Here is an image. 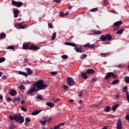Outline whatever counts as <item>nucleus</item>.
Masks as SVG:
<instances>
[{"instance_id":"nucleus-1","label":"nucleus","mask_w":129,"mask_h":129,"mask_svg":"<svg viewBox=\"0 0 129 129\" xmlns=\"http://www.w3.org/2000/svg\"><path fill=\"white\" fill-rule=\"evenodd\" d=\"M33 86L37 87V89H35V91H39V90H44L48 87V85L44 84V81L40 80L38 81L36 83H35L33 84Z\"/></svg>"},{"instance_id":"nucleus-2","label":"nucleus","mask_w":129,"mask_h":129,"mask_svg":"<svg viewBox=\"0 0 129 129\" xmlns=\"http://www.w3.org/2000/svg\"><path fill=\"white\" fill-rule=\"evenodd\" d=\"M64 44L67 45V46H71L72 47H74V50H75L77 53H83L82 51V47H77V45L74 43L67 42L64 43Z\"/></svg>"},{"instance_id":"nucleus-3","label":"nucleus","mask_w":129,"mask_h":129,"mask_svg":"<svg viewBox=\"0 0 129 129\" xmlns=\"http://www.w3.org/2000/svg\"><path fill=\"white\" fill-rule=\"evenodd\" d=\"M14 118L16 121H17V122H20V123H23V122H24V120H25L24 117L21 116L19 114L15 115Z\"/></svg>"},{"instance_id":"nucleus-4","label":"nucleus","mask_w":129,"mask_h":129,"mask_svg":"<svg viewBox=\"0 0 129 129\" xmlns=\"http://www.w3.org/2000/svg\"><path fill=\"white\" fill-rule=\"evenodd\" d=\"M111 76L114 79H116V78H117V75L114 74L112 72H109V73H107L106 75L105 76V79L106 80H108V79H110Z\"/></svg>"},{"instance_id":"nucleus-5","label":"nucleus","mask_w":129,"mask_h":129,"mask_svg":"<svg viewBox=\"0 0 129 129\" xmlns=\"http://www.w3.org/2000/svg\"><path fill=\"white\" fill-rule=\"evenodd\" d=\"M122 25V21H117L116 22H114L113 23V26L112 27V28H114L113 30L114 31H116L117 30H118V29H119V26Z\"/></svg>"},{"instance_id":"nucleus-6","label":"nucleus","mask_w":129,"mask_h":129,"mask_svg":"<svg viewBox=\"0 0 129 129\" xmlns=\"http://www.w3.org/2000/svg\"><path fill=\"white\" fill-rule=\"evenodd\" d=\"M67 81V84L69 85V86H73L75 84V81H74V80L71 77L68 78Z\"/></svg>"},{"instance_id":"nucleus-7","label":"nucleus","mask_w":129,"mask_h":129,"mask_svg":"<svg viewBox=\"0 0 129 129\" xmlns=\"http://www.w3.org/2000/svg\"><path fill=\"white\" fill-rule=\"evenodd\" d=\"M23 24H24V22H21V23H16L15 24V26L17 29H25L27 25H23Z\"/></svg>"},{"instance_id":"nucleus-8","label":"nucleus","mask_w":129,"mask_h":129,"mask_svg":"<svg viewBox=\"0 0 129 129\" xmlns=\"http://www.w3.org/2000/svg\"><path fill=\"white\" fill-rule=\"evenodd\" d=\"M12 4L13 6H16L18 8H20V7L23 6V2H16L14 0L12 1Z\"/></svg>"},{"instance_id":"nucleus-9","label":"nucleus","mask_w":129,"mask_h":129,"mask_svg":"<svg viewBox=\"0 0 129 129\" xmlns=\"http://www.w3.org/2000/svg\"><path fill=\"white\" fill-rule=\"evenodd\" d=\"M84 48H89V49H95V45L94 44H90L89 43H87L86 44L83 45Z\"/></svg>"},{"instance_id":"nucleus-10","label":"nucleus","mask_w":129,"mask_h":129,"mask_svg":"<svg viewBox=\"0 0 129 129\" xmlns=\"http://www.w3.org/2000/svg\"><path fill=\"white\" fill-rule=\"evenodd\" d=\"M30 45H31V43L30 42H25L23 44V48L24 50H29L30 49Z\"/></svg>"},{"instance_id":"nucleus-11","label":"nucleus","mask_w":129,"mask_h":129,"mask_svg":"<svg viewBox=\"0 0 129 129\" xmlns=\"http://www.w3.org/2000/svg\"><path fill=\"white\" fill-rule=\"evenodd\" d=\"M121 120L120 119H118L116 123V129H121L122 128Z\"/></svg>"},{"instance_id":"nucleus-12","label":"nucleus","mask_w":129,"mask_h":129,"mask_svg":"<svg viewBox=\"0 0 129 129\" xmlns=\"http://www.w3.org/2000/svg\"><path fill=\"white\" fill-rule=\"evenodd\" d=\"M36 92V88L35 86L32 87L30 90L26 92V94H31V93H34Z\"/></svg>"},{"instance_id":"nucleus-13","label":"nucleus","mask_w":129,"mask_h":129,"mask_svg":"<svg viewBox=\"0 0 129 129\" xmlns=\"http://www.w3.org/2000/svg\"><path fill=\"white\" fill-rule=\"evenodd\" d=\"M29 50H32V51H37V50H39V46L31 44L30 48H29Z\"/></svg>"},{"instance_id":"nucleus-14","label":"nucleus","mask_w":129,"mask_h":129,"mask_svg":"<svg viewBox=\"0 0 129 129\" xmlns=\"http://www.w3.org/2000/svg\"><path fill=\"white\" fill-rule=\"evenodd\" d=\"M13 13L14 14V18H18L19 17V14H20V11L19 10L16 9L14 10Z\"/></svg>"},{"instance_id":"nucleus-15","label":"nucleus","mask_w":129,"mask_h":129,"mask_svg":"<svg viewBox=\"0 0 129 129\" xmlns=\"http://www.w3.org/2000/svg\"><path fill=\"white\" fill-rule=\"evenodd\" d=\"M17 91L12 89L10 92V94L11 95V96H15V95H17Z\"/></svg>"},{"instance_id":"nucleus-16","label":"nucleus","mask_w":129,"mask_h":129,"mask_svg":"<svg viewBox=\"0 0 129 129\" xmlns=\"http://www.w3.org/2000/svg\"><path fill=\"white\" fill-rule=\"evenodd\" d=\"M26 71L27 72V75H32V74H33V73H34V72L33 71V70H31V69L30 68H26Z\"/></svg>"},{"instance_id":"nucleus-17","label":"nucleus","mask_w":129,"mask_h":129,"mask_svg":"<svg viewBox=\"0 0 129 129\" xmlns=\"http://www.w3.org/2000/svg\"><path fill=\"white\" fill-rule=\"evenodd\" d=\"M106 40H107V41H111V39H112V36L110 35L109 34H107L106 35Z\"/></svg>"},{"instance_id":"nucleus-18","label":"nucleus","mask_w":129,"mask_h":129,"mask_svg":"<svg viewBox=\"0 0 129 129\" xmlns=\"http://www.w3.org/2000/svg\"><path fill=\"white\" fill-rule=\"evenodd\" d=\"M81 77H82V78H83L85 80H86V79L88 78V77L86 75V73H82L81 74Z\"/></svg>"},{"instance_id":"nucleus-19","label":"nucleus","mask_w":129,"mask_h":129,"mask_svg":"<svg viewBox=\"0 0 129 129\" xmlns=\"http://www.w3.org/2000/svg\"><path fill=\"white\" fill-rule=\"evenodd\" d=\"M19 74H20V75L25 76V77H28V74L25 72L19 71Z\"/></svg>"},{"instance_id":"nucleus-20","label":"nucleus","mask_w":129,"mask_h":129,"mask_svg":"<svg viewBox=\"0 0 129 129\" xmlns=\"http://www.w3.org/2000/svg\"><path fill=\"white\" fill-rule=\"evenodd\" d=\"M87 74H93L94 73V70L93 69H89L86 71Z\"/></svg>"},{"instance_id":"nucleus-21","label":"nucleus","mask_w":129,"mask_h":129,"mask_svg":"<svg viewBox=\"0 0 129 129\" xmlns=\"http://www.w3.org/2000/svg\"><path fill=\"white\" fill-rule=\"evenodd\" d=\"M41 111H42V110H35L34 111L32 112V115H37V114H39Z\"/></svg>"},{"instance_id":"nucleus-22","label":"nucleus","mask_w":129,"mask_h":129,"mask_svg":"<svg viewBox=\"0 0 129 129\" xmlns=\"http://www.w3.org/2000/svg\"><path fill=\"white\" fill-rule=\"evenodd\" d=\"M46 105H47V106H49V107H54L55 104L51 102H46Z\"/></svg>"},{"instance_id":"nucleus-23","label":"nucleus","mask_w":129,"mask_h":129,"mask_svg":"<svg viewBox=\"0 0 129 129\" xmlns=\"http://www.w3.org/2000/svg\"><path fill=\"white\" fill-rule=\"evenodd\" d=\"M92 32L94 35H100L101 34V31L99 30H93Z\"/></svg>"},{"instance_id":"nucleus-24","label":"nucleus","mask_w":129,"mask_h":129,"mask_svg":"<svg viewBox=\"0 0 129 129\" xmlns=\"http://www.w3.org/2000/svg\"><path fill=\"white\" fill-rule=\"evenodd\" d=\"M123 31H124V30L122 28L119 29L117 31L116 34L118 35H121V34L123 33Z\"/></svg>"},{"instance_id":"nucleus-25","label":"nucleus","mask_w":129,"mask_h":129,"mask_svg":"<svg viewBox=\"0 0 129 129\" xmlns=\"http://www.w3.org/2000/svg\"><path fill=\"white\" fill-rule=\"evenodd\" d=\"M100 40L102 41H106V37L104 35H101L99 38Z\"/></svg>"},{"instance_id":"nucleus-26","label":"nucleus","mask_w":129,"mask_h":129,"mask_svg":"<svg viewBox=\"0 0 129 129\" xmlns=\"http://www.w3.org/2000/svg\"><path fill=\"white\" fill-rule=\"evenodd\" d=\"M119 105H118V104H116V105L113 106L112 107V110H113V111H115V110H116V109L117 108V107H118Z\"/></svg>"},{"instance_id":"nucleus-27","label":"nucleus","mask_w":129,"mask_h":129,"mask_svg":"<svg viewBox=\"0 0 129 129\" xmlns=\"http://www.w3.org/2000/svg\"><path fill=\"white\" fill-rule=\"evenodd\" d=\"M117 83H119V80H115L112 82V84L113 85H115V84H117Z\"/></svg>"},{"instance_id":"nucleus-28","label":"nucleus","mask_w":129,"mask_h":129,"mask_svg":"<svg viewBox=\"0 0 129 129\" xmlns=\"http://www.w3.org/2000/svg\"><path fill=\"white\" fill-rule=\"evenodd\" d=\"M6 34H5L4 33H2L0 34V39L1 40H3V39H4V38H6Z\"/></svg>"},{"instance_id":"nucleus-29","label":"nucleus","mask_w":129,"mask_h":129,"mask_svg":"<svg viewBox=\"0 0 129 129\" xmlns=\"http://www.w3.org/2000/svg\"><path fill=\"white\" fill-rule=\"evenodd\" d=\"M122 91L123 92H124L125 93H126V94H127V93H128V92L127 91V86H125L123 89H122Z\"/></svg>"},{"instance_id":"nucleus-30","label":"nucleus","mask_w":129,"mask_h":129,"mask_svg":"<svg viewBox=\"0 0 129 129\" xmlns=\"http://www.w3.org/2000/svg\"><path fill=\"white\" fill-rule=\"evenodd\" d=\"M19 100H21V98L20 97H15L14 99L13 100L12 102H16V101H19Z\"/></svg>"},{"instance_id":"nucleus-31","label":"nucleus","mask_w":129,"mask_h":129,"mask_svg":"<svg viewBox=\"0 0 129 129\" xmlns=\"http://www.w3.org/2000/svg\"><path fill=\"white\" fill-rule=\"evenodd\" d=\"M97 11H98V8H93L90 10V12L92 13Z\"/></svg>"},{"instance_id":"nucleus-32","label":"nucleus","mask_w":129,"mask_h":129,"mask_svg":"<svg viewBox=\"0 0 129 129\" xmlns=\"http://www.w3.org/2000/svg\"><path fill=\"white\" fill-rule=\"evenodd\" d=\"M56 32H54L52 34V35L51 36V40H52L53 41V40H55V39L56 38Z\"/></svg>"},{"instance_id":"nucleus-33","label":"nucleus","mask_w":129,"mask_h":129,"mask_svg":"<svg viewBox=\"0 0 129 129\" xmlns=\"http://www.w3.org/2000/svg\"><path fill=\"white\" fill-rule=\"evenodd\" d=\"M105 111L106 112H109V111H110V107L107 106L105 108Z\"/></svg>"},{"instance_id":"nucleus-34","label":"nucleus","mask_w":129,"mask_h":129,"mask_svg":"<svg viewBox=\"0 0 129 129\" xmlns=\"http://www.w3.org/2000/svg\"><path fill=\"white\" fill-rule=\"evenodd\" d=\"M19 88L21 90H25V89H26V87H25V86L24 85H22L21 86H19Z\"/></svg>"},{"instance_id":"nucleus-35","label":"nucleus","mask_w":129,"mask_h":129,"mask_svg":"<svg viewBox=\"0 0 129 129\" xmlns=\"http://www.w3.org/2000/svg\"><path fill=\"white\" fill-rule=\"evenodd\" d=\"M124 80L126 83H129V77H125L124 78Z\"/></svg>"},{"instance_id":"nucleus-36","label":"nucleus","mask_w":129,"mask_h":129,"mask_svg":"<svg viewBox=\"0 0 129 129\" xmlns=\"http://www.w3.org/2000/svg\"><path fill=\"white\" fill-rule=\"evenodd\" d=\"M37 99H40V100H44V98H43V97L41 96V95H38L37 96Z\"/></svg>"},{"instance_id":"nucleus-37","label":"nucleus","mask_w":129,"mask_h":129,"mask_svg":"<svg viewBox=\"0 0 129 129\" xmlns=\"http://www.w3.org/2000/svg\"><path fill=\"white\" fill-rule=\"evenodd\" d=\"M108 1L107 0H103V4L105 5V6H107L108 5Z\"/></svg>"},{"instance_id":"nucleus-38","label":"nucleus","mask_w":129,"mask_h":129,"mask_svg":"<svg viewBox=\"0 0 129 129\" xmlns=\"http://www.w3.org/2000/svg\"><path fill=\"white\" fill-rule=\"evenodd\" d=\"M86 57H87V55L85 54H82V55L80 57V59H81L82 60L83 59V58H86Z\"/></svg>"},{"instance_id":"nucleus-39","label":"nucleus","mask_w":129,"mask_h":129,"mask_svg":"<svg viewBox=\"0 0 129 129\" xmlns=\"http://www.w3.org/2000/svg\"><path fill=\"white\" fill-rule=\"evenodd\" d=\"M8 49H11V50H14L15 49V47L13 45L9 46L7 47Z\"/></svg>"},{"instance_id":"nucleus-40","label":"nucleus","mask_w":129,"mask_h":129,"mask_svg":"<svg viewBox=\"0 0 129 129\" xmlns=\"http://www.w3.org/2000/svg\"><path fill=\"white\" fill-rule=\"evenodd\" d=\"M40 123H41V124H42V125H45V124H46V120L45 121H42V120H40L39 121Z\"/></svg>"},{"instance_id":"nucleus-41","label":"nucleus","mask_w":129,"mask_h":129,"mask_svg":"<svg viewBox=\"0 0 129 129\" xmlns=\"http://www.w3.org/2000/svg\"><path fill=\"white\" fill-rule=\"evenodd\" d=\"M65 124V122L60 123L59 124L57 125L56 126H58V129H60V126H63Z\"/></svg>"},{"instance_id":"nucleus-42","label":"nucleus","mask_w":129,"mask_h":129,"mask_svg":"<svg viewBox=\"0 0 129 129\" xmlns=\"http://www.w3.org/2000/svg\"><path fill=\"white\" fill-rule=\"evenodd\" d=\"M6 61V58L4 57L0 58V63H3V62H5Z\"/></svg>"},{"instance_id":"nucleus-43","label":"nucleus","mask_w":129,"mask_h":129,"mask_svg":"<svg viewBox=\"0 0 129 129\" xmlns=\"http://www.w3.org/2000/svg\"><path fill=\"white\" fill-rule=\"evenodd\" d=\"M61 58L64 60H65L67 59V58H68V56L67 55H61Z\"/></svg>"},{"instance_id":"nucleus-44","label":"nucleus","mask_w":129,"mask_h":129,"mask_svg":"<svg viewBox=\"0 0 129 129\" xmlns=\"http://www.w3.org/2000/svg\"><path fill=\"white\" fill-rule=\"evenodd\" d=\"M63 88L64 90H66V89H68V86L66 85H63Z\"/></svg>"},{"instance_id":"nucleus-45","label":"nucleus","mask_w":129,"mask_h":129,"mask_svg":"<svg viewBox=\"0 0 129 129\" xmlns=\"http://www.w3.org/2000/svg\"><path fill=\"white\" fill-rule=\"evenodd\" d=\"M9 118L11 120H15V115L14 116H9Z\"/></svg>"},{"instance_id":"nucleus-46","label":"nucleus","mask_w":129,"mask_h":129,"mask_svg":"<svg viewBox=\"0 0 129 129\" xmlns=\"http://www.w3.org/2000/svg\"><path fill=\"white\" fill-rule=\"evenodd\" d=\"M25 121H26V122H30V121H31V119H30L28 117H26L25 118Z\"/></svg>"},{"instance_id":"nucleus-47","label":"nucleus","mask_w":129,"mask_h":129,"mask_svg":"<svg viewBox=\"0 0 129 129\" xmlns=\"http://www.w3.org/2000/svg\"><path fill=\"white\" fill-rule=\"evenodd\" d=\"M57 72H51L50 73V74L52 75V76H54V75H56L57 74Z\"/></svg>"},{"instance_id":"nucleus-48","label":"nucleus","mask_w":129,"mask_h":129,"mask_svg":"<svg viewBox=\"0 0 129 129\" xmlns=\"http://www.w3.org/2000/svg\"><path fill=\"white\" fill-rule=\"evenodd\" d=\"M59 16H60V17H65V15H64V12H60V13H59Z\"/></svg>"},{"instance_id":"nucleus-49","label":"nucleus","mask_w":129,"mask_h":129,"mask_svg":"<svg viewBox=\"0 0 129 129\" xmlns=\"http://www.w3.org/2000/svg\"><path fill=\"white\" fill-rule=\"evenodd\" d=\"M21 110H22L23 111H27V108H25V107H21Z\"/></svg>"},{"instance_id":"nucleus-50","label":"nucleus","mask_w":129,"mask_h":129,"mask_svg":"<svg viewBox=\"0 0 129 129\" xmlns=\"http://www.w3.org/2000/svg\"><path fill=\"white\" fill-rule=\"evenodd\" d=\"M48 27L49 28H50V29H53V25L51 23H48Z\"/></svg>"},{"instance_id":"nucleus-51","label":"nucleus","mask_w":129,"mask_h":129,"mask_svg":"<svg viewBox=\"0 0 129 129\" xmlns=\"http://www.w3.org/2000/svg\"><path fill=\"white\" fill-rule=\"evenodd\" d=\"M101 55H102V56L103 55H104V56H106L107 55H109V52H106V53H101Z\"/></svg>"},{"instance_id":"nucleus-52","label":"nucleus","mask_w":129,"mask_h":129,"mask_svg":"<svg viewBox=\"0 0 129 129\" xmlns=\"http://www.w3.org/2000/svg\"><path fill=\"white\" fill-rule=\"evenodd\" d=\"M125 119H126V120H129V114L126 115Z\"/></svg>"},{"instance_id":"nucleus-53","label":"nucleus","mask_w":129,"mask_h":129,"mask_svg":"<svg viewBox=\"0 0 129 129\" xmlns=\"http://www.w3.org/2000/svg\"><path fill=\"white\" fill-rule=\"evenodd\" d=\"M126 96L127 100L128 101H129V95H128V93H127V94H126Z\"/></svg>"},{"instance_id":"nucleus-54","label":"nucleus","mask_w":129,"mask_h":129,"mask_svg":"<svg viewBox=\"0 0 129 129\" xmlns=\"http://www.w3.org/2000/svg\"><path fill=\"white\" fill-rule=\"evenodd\" d=\"M26 102V100L25 99H23L21 102V104H24Z\"/></svg>"},{"instance_id":"nucleus-55","label":"nucleus","mask_w":129,"mask_h":129,"mask_svg":"<svg viewBox=\"0 0 129 129\" xmlns=\"http://www.w3.org/2000/svg\"><path fill=\"white\" fill-rule=\"evenodd\" d=\"M54 2L57 3V4H60L61 3V0H54Z\"/></svg>"},{"instance_id":"nucleus-56","label":"nucleus","mask_w":129,"mask_h":129,"mask_svg":"<svg viewBox=\"0 0 129 129\" xmlns=\"http://www.w3.org/2000/svg\"><path fill=\"white\" fill-rule=\"evenodd\" d=\"M116 67H117V68H121V67H122V65H121V64H118V65H117V66H116Z\"/></svg>"},{"instance_id":"nucleus-57","label":"nucleus","mask_w":129,"mask_h":129,"mask_svg":"<svg viewBox=\"0 0 129 129\" xmlns=\"http://www.w3.org/2000/svg\"><path fill=\"white\" fill-rule=\"evenodd\" d=\"M96 80H97L96 78H92V82H95V81H96Z\"/></svg>"},{"instance_id":"nucleus-58","label":"nucleus","mask_w":129,"mask_h":129,"mask_svg":"<svg viewBox=\"0 0 129 129\" xmlns=\"http://www.w3.org/2000/svg\"><path fill=\"white\" fill-rule=\"evenodd\" d=\"M7 101H12V98H10V97H8L7 99Z\"/></svg>"},{"instance_id":"nucleus-59","label":"nucleus","mask_w":129,"mask_h":129,"mask_svg":"<svg viewBox=\"0 0 129 129\" xmlns=\"http://www.w3.org/2000/svg\"><path fill=\"white\" fill-rule=\"evenodd\" d=\"M50 129H59V126H54V128H50Z\"/></svg>"},{"instance_id":"nucleus-60","label":"nucleus","mask_w":129,"mask_h":129,"mask_svg":"<svg viewBox=\"0 0 129 129\" xmlns=\"http://www.w3.org/2000/svg\"><path fill=\"white\" fill-rule=\"evenodd\" d=\"M2 79H4V80L7 79V76L6 75L3 76L2 77Z\"/></svg>"},{"instance_id":"nucleus-61","label":"nucleus","mask_w":129,"mask_h":129,"mask_svg":"<svg viewBox=\"0 0 129 129\" xmlns=\"http://www.w3.org/2000/svg\"><path fill=\"white\" fill-rule=\"evenodd\" d=\"M79 96H82V92H80L79 93V94H78Z\"/></svg>"},{"instance_id":"nucleus-62","label":"nucleus","mask_w":129,"mask_h":129,"mask_svg":"<svg viewBox=\"0 0 129 129\" xmlns=\"http://www.w3.org/2000/svg\"><path fill=\"white\" fill-rule=\"evenodd\" d=\"M73 7L72 6H70L68 7V10H71V9H72Z\"/></svg>"},{"instance_id":"nucleus-63","label":"nucleus","mask_w":129,"mask_h":129,"mask_svg":"<svg viewBox=\"0 0 129 129\" xmlns=\"http://www.w3.org/2000/svg\"><path fill=\"white\" fill-rule=\"evenodd\" d=\"M64 16H68V15H69V13L66 12V13H64Z\"/></svg>"},{"instance_id":"nucleus-64","label":"nucleus","mask_w":129,"mask_h":129,"mask_svg":"<svg viewBox=\"0 0 129 129\" xmlns=\"http://www.w3.org/2000/svg\"><path fill=\"white\" fill-rule=\"evenodd\" d=\"M110 13H116V12L115 10H112V11H110Z\"/></svg>"}]
</instances>
